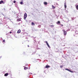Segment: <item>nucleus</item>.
<instances>
[{"label":"nucleus","mask_w":78,"mask_h":78,"mask_svg":"<svg viewBox=\"0 0 78 78\" xmlns=\"http://www.w3.org/2000/svg\"><path fill=\"white\" fill-rule=\"evenodd\" d=\"M27 13H25L24 14V20H25V19H26V18H27Z\"/></svg>","instance_id":"f257e3e1"},{"label":"nucleus","mask_w":78,"mask_h":78,"mask_svg":"<svg viewBox=\"0 0 78 78\" xmlns=\"http://www.w3.org/2000/svg\"><path fill=\"white\" fill-rule=\"evenodd\" d=\"M62 31L63 32L64 34V36H66L67 34V32L66 31H65V30H62Z\"/></svg>","instance_id":"f03ea898"},{"label":"nucleus","mask_w":78,"mask_h":78,"mask_svg":"<svg viewBox=\"0 0 78 78\" xmlns=\"http://www.w3.org/2000/svg\"><path fill=\"white\" fill-rule=\"evenodd\" d=\"M3 3V4H5V2H4L3 1L1 0L0 1V4H2Z\"/></svg>","instance_id":"7ed1b4c3"},{"label":"nucleus","mask_w":78,"mask_h":78,"mask_svg":"<svg viewBox=\"0 0 78 78\" xmlns=\"http://www.w3.org/2000/svg\"><path fill=\"white\" fill-rule=\"evenodd\" d=\"M50 66L49 65H46L45 67V68H46L47 69H48V68H50Z\"/></svg>","instance_id":"20e7f679"},{"label":"nucleus","mask_w":78,"mask_h":78,"mask_svg":"<svg viewBox=\"0 0 78 78\" xmlns=\"http://www.w3.org/2000/svg\"><path fill=\"white\" fill-rule=\"evenodd\" d=\"M45 42L47 45H48V48H50V46H49V44H48V42H47V41H45Z\"/></svg>","instance_id":"39448f33"},{"label":"nucleus","mask_w":78,"mask_h":78,"mask_svg":"<svg viewBox=\"0 0 78 78\" xmlns=\"http://www.w3.org/2000/svg\"><path fill=\"white\" fill-rule=\"evenodd\" d=\"M64 6H65V9H66V8H67V5H66V2H65L64 3Z\"/></svg>","instance_id":"423d86ee"},{"label":"nucleus","mask_w":78,"mask_h":78,"mask_svg":"<svg viewBox=\"0 0 78 78\" xmlns=\"http://www.w3.org/2000/svg\"><path fill=\"white\" fill-rule=\"evenodd\" d=\"M8 73H6L5 74L4 76H8Z\"/></svg>","instance_id":"0eeeda50"},{"label":"nucleus","mask_w":78,"mask_h":78,"mask_svg":"<svg viewBox=\"0 0 78 78\" xmlns=\"http://www.w3.org/2000/svg\"><path fill=\"white\" fill-rule=\"evenodd\" d=\"M65 70H68V71H69V72H73V71H71V70L67 69H65Z\"/></svg>","instance_id":"6e6552de"},{"label":"nucleus","mask_w":78,"mask_h":78,"mask_svg":"<svg viewBox=\"0 0 78 78\" xmlns=\"http://www.w3.org/2000/svg\"><path fill=\"white\" fill-rule=\"evenodd\" d=\"M21 30H19L17 31V33H20Z\"/></svg>","instance_id":"1a4fd4ad"},{"label":"nucleus","mask_w":78,"mask_h":78,"mask_svg":"<svg viewBox=\"0 0 78 78\" xmlns=\"http://www.w3.org/2000/svg\"><path fill=\"white\" fill-rule=\"evenodd\" d=\"M44 3L45 5H47V2H44Z\"/></svg>","instance_id":"9d476101"},{"label":"nucleus","mask_w":78,"mask_h":78,"mask_svg":"<svg viewBox=\"0 0 78 78\" xmlns=\"http://www.w3.org/2000/svg\"><path fill=\"white\" fill-rule=\"evenodd\" d=\"M61 22H60V21H58L57 23V24H60Z\"/></svg>","instance_id":"9b49d317"},{"label":"nucleus","mask_w":78,"mask_h":78,"mask_svg":"<svg viewBox=\"0 0 78 78\" xmlns=\"http://www.w3.org/2000/svg\"><path fill=\"white\" fill-rule=\"evenodd\" d=\"M17 21H18V22H19V21H20V20H21L19 18V19H17Z\"/></svg>","instance_id":"f8f14e48"},{"label":"nucleus","mask_w":78,"mask_h":78,"mask_svg":"<svg viewBox=\"0 0 78 78\" xmlns=\"http://www.w3.org/2000/svg\"><path fill=\"white\" fill-rule=\"evenodd\" d=\"M52 8L53 9H55V8H56L53 5H52Z\"/></svg>","instance_id":"ddd939ff"},{"label":"nucleus","mask_w":78,"mask_h":78,"mask_svg":"<svg viewBox=\"0 0 78 78\" xmlns=\"http://www.w3.org/2000/svg\"><path fill=\"white\" fill-rule=\"evenodd\" d=\"M31 25H34L35 24L34 23L32 22V23H31Z\"/></svg>","instance_id":"4468645a"},{"label":"nucleus","mask_w":78,"mask_h":78,"mask_svg":"<svg viewBox=\"0 0 78 78\" xmlns=\"http://www.w3.org/2000/svg\"><path fill=\"white\" fill-rule=\"evenodd\" d=\"M24 70H27V69H28V68L27 67H25L24 68Z\"/></svg>","instance_id":"2eb2a0df"},{"label":"nucleus","mask_w":78,"mask_h":78,"mask_svg":"<svg viewBox=\"0 0 78 78\" xmlns=\"http://www.w3.org/2000/svg\"><path fill=\"white\" fill-rule=\"evenodd\" d=\"M20 4H21V5H22V4H23V2H20Z\"/></svg>","instance_id":"dca6fc26"},{"label":"nucleus","mask_w":78,"mask_h":78,"mask_svg":"<svg viewBox=\"0 0 78 78\" xmlns=\"http://www.w3.org/2000/svg\"><path fill=\"white\" fill-rule=\"evenodd\" d=\"M16 1H13V3H16Z\"/></svg>","instance_id":"f3484780"},{"label":"nucleus","mask_w":78,"mask_h":78,"mask_svg":"<svg viewBox=\"0 0 78 78\" xmlns=\"http://www.w3.org/2000/svg\"><path fill=\"white\" fill-rule=\"evenodd\" d=\"M3 42H5V40H3Z\"/></svg>","instance_id":"a211bd4d"},{"label":"nucleus","mask_w":78,"mask_h":78,"mask_svg":"<svg viewBox=\"0 0 78 78\" xmlns=\"http://www.w3.org/2000/svg\"><path fill=\"white\" fill-rule=\"evenodd\" d=\"M60 67L61 68H62V67H63V66H60Z\"/></svg>","instance_id":"6ab92c4d"},{"label":"nucleus","mask_w":78,"mask_h":78,"mask_svg":"<svg viewBox=\"0 0 78 78\" xmlns=\"http://www.w3.org/2000/svg\"><path fill=\"white\" fill-rule=\"evenodd\" d=\"M61 26L62 27V26H63V25L62 24H60Z\"/></svg>","instance_id":"aec40b11"},{"label":"nucleus","mask_w":78,"mask_h":78,"mask_svg":"<svg viewBox=\"0 0 78 78\" xmlns=\"http://www.w3.org/2000/svg\"><path fill=\"white\" fill-rule=\"evenodd\" d=\"M30 75H32V73H30Z\"/></svg>","instance_id":"412c9836"},{"label":"nucleus","mask_w":78,"mask_h":78,"mask_svg":"<svg viewBox=\"0 0 78 78\" xmlns=\"http://www.w3.org/2000/svg\"><path fill=\"white\" fill-rule=\"evenodd\" d=\"M12 33V32H10V34H11V33Z\"/></svg>","instance_id":"4be33fe9"},{"label":"nucleus","mask_w":78,"mask_h":78,"mask_svg":"<svg viewBox=\"0 0 78 78\" xmlns=\"http://www.w3.org/2000/svg\"><path fill=\"white\" fill-rule=\"evenodd\" d=\"M28 47H29V45H28Z\"/></svg>","instance_id":"5701e85b"}]
</instances>
